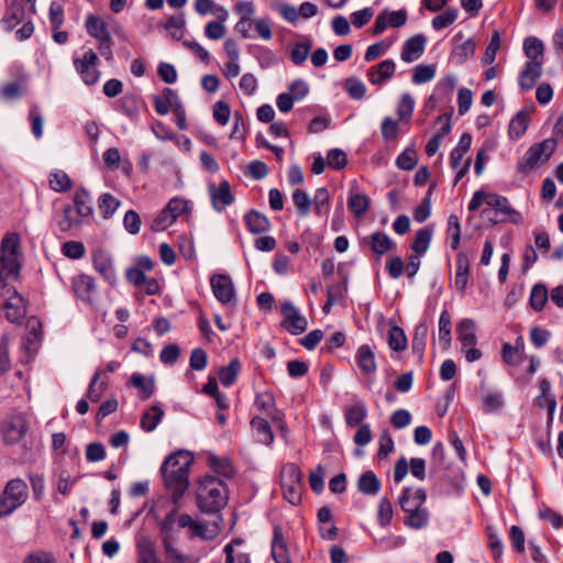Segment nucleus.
Returning a JSON list of instances; mask_svg holds the SVG:
<instances>
[{"instance_id":"nucleus-1","label":"nucleus","mask_w":563,"mask_h":563,"mask_svg":"<svg viewBox=\"0 0 563 563\" xmlns=\"http://www.w3.org/2000/svg\"><path fill=\"white\" fill-rule=\"evenodd\" d=\"M194 463L192 455L185 450L170 454L162 464L161 472L166 488L177 504L189 487V470Z\"/></svg>"},{"instance_id":"nucleus-2","label":"nucleus","mask_w":563,"mask_h":563,"mask_svg":"<svg viewBox=\"0 0 563 563\" xmlns=\"http://www.w3.org/2000/svg\"><path fill=\"white\" fill-rule=\"evenodd\" d=\"M229 490L225 483L212 475H206L198 482L197 505L207 514L220 511L228 501Z\"/></svg>"},{"instance_id":"nucleus-3","label":"nucleus","mask_w":563,"mask_h":563,"mask_svg":"<svg viewBox=\"0 0 563 563\" xmlns=\"http://www.w3.org/2000/svg\"><path fill=\"white\" fill-rule=\"evenodd\" d=\"M482 205H486L496 212L507 216L508 220L514 224L518 225L522 222L521 214L510 206L509 200L504 196L495 192L476 190L468 203V210L472 212L476 211Z\"/></svg>"},{"instance_id":"nucleus-4","label":"nucleus","mask_w":563,"mask_h":563,"mask_svg":"<svg viewBox=\"0 0 563 563\" xmlns=\"http://www.w3.org/2000/svg\"><path fill=\"white\" fill-rule=\"evenodd\" d=\"M555 148L556 141L554 139H547L533 144L523 155L518 170L526 174L538 168L551 157Z\"/></svg>"},{"instance_id":"nucleus-5","label":"nucleus","mask_w":563,"mask_h":563,"mask_svg":"<svg viewBox=\"0 0 563 563\" xmlns=\"http://www.w3.org/2000/svg\"><path fill=\"white\" fill-rule=\"evenodd\" d=\"M27 498V485L20 478L11 479L0 497V518L12 514Z\"/></svg>"},{"instance_id":"nucleus-6","label":"nucleus","mask_w":563,"mask_h":563,"mask_svg":"<svg viewBox=\"0 0 563 563\" xmlns=\"http://www.w3.org/2000/svg\"><path fill=\"white\" fill-rule=\"evenodd\" d=\"M408 21V11L406 9L390 10L383 9L375 18L372 26L373 35H380L387 29H400Z\"/></svg>"},{"instance_id":"nucleus-7","label":"nucleus","mask_w":563,"mask_h":563,"mask_svg":"<svg viewBox=\"0 0 563 563\" xmlns=\"http://www.w3.org/2000/svg\"><path fill=\"white\" fill-rule=\"evenodd\" d=\"M97 62L98 55L91 48L85 52L82 57L74 59L75 69L87 86H92L100 79V71L96 66Z\"/></svg>"},{"instance_id":"nucleus-8","label":"nucleus","mask_w":563,"mask_h":563,"mask_svg":"<svg viewBox=\"0 0 563 563\" xmlns=\"http://www.w3.org/2000/svg\"><path fill=\"white\" fill-rule=\"evenodd\" d=\"M71 289L77 298L87 305L95 301L97 287L95 279L87 274H78L71 278Z\"/></svg>"},{"instance_id":"nucleus-9","label":"nucleus","mask_w":563,"mask_h":563,"mask_svg":"<svg viewBox=\"0 0 563 563\" xmlns=\"http://www.w3.org/2000/svg\"><path fill=\"white\" fill-rule=\"evenodd\" d=\"M308 328L307 318L290 302H284V329L292 335L303 333Z\"/></svg>"},{"instance_id":"nucleus-10","label":"nucleus","mask_w":563,"mask_h":563,"mask_svg":"<svg viewBox=\"0 0 563 563\" xmlns=\"http://www.w3.org/2000/svg\"><path fill=\"white\" fill-rule=\"evenodd\" d=\"M27 333L22 342V350L25 351V356L22 362L27 363L36 352L37 343L41 340V322L37 318L31 317L26 323Z\"/></svg>"},{"instance_id":"nucleus-11","label":"nucleus","mask_w":563,"mask_h":563,"mask_svg":"<svg viewBox=\"0 0 563 563\" xmlns=\"http://www.w3.org/2000/svg\"><path fill=\"white\" fill-rule=\"evenodd\" d=\"M211 288L214 297L223 305H231L234 301L235 292L232 280L225 275H214L211 280Z\"/></svg>"},{"instance_id":"nucleus-12","label":"nucleus","mask_w":563,"mask_h":563,"mask_svg":"<svg viewBox=\"0 0 563 563\" xmlns=\"http://www.w3.org/2000/svg\"><path fill=\"white\" fill-rule=\"evenodd\" d=\"M427 37L423 34H416L408 37L401 48L400 58L405 63H412L419 59L426 49Z\"/></svg>"},{"instance_id":"nucleus-13","label":"nucleus","mask_w":563,"mask_h":563,"mask_svg":"<svg viewBox=\"0 0 563 563\" xmlns=\"http://www.w3.org/2000/svg\"><path fill=\"white\" fill-rule=\"evenodd\" d=\"M543 60H528L518 78L519 87L522 90H530L542 75Z\"/></svg>"},{"instance_id":"nucleus-14","label":"nucleus","mask_w":563,"mask_h":563,"mask_svg":"<svg viewBox=\"0 0 563 563\" xmlns=\"http://www.w3.org/2000/svg\"><path fill=\"white\" fill-rule=\"evenodd\" d=\"M310 91L308 82L297 79L289 85L288 92H284V113L292 109L295 102L303 100Z\"/></svg>"},{"instance_id":"nucleus-15","label":"nucleus","mask_w":563,"mask_h":563,"mask_svg":"<svg viewBox=\"0 0 563 563\" xmlns=\"http://www.w3.org/2000/svg\"><path fill=\"white\" fill-rule=\"evenodd\" d=\"M209 191L213 208L219 212L234 201L230 184L227 180L221 181L218 187L210 186Z\"/></svg>"},{"instance_id":"nucleus-16","label":"nucleus","mask_w":563,"mask_h":563,"mask_svg":"<svg viewBox=\"0 0 563 563\" xmlns=\"http://www.w3.org/2000/svg\"><path fill=\"white\" fill-rule=\"evenodd\" d=\"M426 498L427 495L424 489L406 488L399 498V504L405 512H412L422 507Z\"/></svg>"},{"instance_id":"nucleus-17","label":"nucleus","mask_w":563,"mask_h":563,"mask_svg":"<svg viewBox=\"0 0 563 563\" xmlns=\"http://www.w3.org/2000/svg\"><path fill=\"white\" fill-rule=\"evenodd\" d=\"M177 509L169 511L159 523L163 544L176 543L178 540V526L176 522Z\"/></svg>"},{"instance_id":"nucleus-18","label":"nucleus","mask_w":563,"mask_h":563,"mask_svg":"<svg viewBox=\"0 0 563 563\" xmlns=\"http://www.w3.org/2000/svg\"><path fill=\"white\" fill-rule=\"evenodd\" d=\"M395 69V62L393 59H385L367 70V78L373 85H382L394 75Z\"/></svg>"},{"instance_id":"nucleus-19","label":"nucleus","mask_w":563,"mask_h":563,"mask_svg":"<svg viewBox=\"0 0 563 563\" xmlns=\"http://www.w3.org/2000/svg\"><path fill=\"white\" fill-rule=\"evenodd\" d=\"M5 317L10 322H19L26 313L25 303L19 294H14L5 300Z\"/></svg>"},{"instance_id":"nucleus-20","label":"nucleus","mask_w":563,"mask_h":563,"mask_svg":"<svg viewBox=\"0 0 563 563\" xmlns=\"http://www.w3.org/2000/svg\"><path fill=\"white\" fill-rule=\"evenodd\" d=\"M456 334L462 347L477 343L475 322L472 319H462L456 327Z\"/></svg>"},{"instance_id":"nucleus-21","label":"nucleus","mask_w":563,"mask_h":563,"mask_svg":"<svg viewBox=\"0 0 563 563\" xmlns=\"http://www.w3.org/2000/svg\"><path fill=\"white\" fill-rule=\"evenodd\" d=\"M371 199L367 195L352 188L349 192V209L356 218H362L368 210Z\"/></svg>"},{"instance_id":"nucleus-22","label":"nucleus","mask_w":563,"mask_h":563,"mask_svg":"<svg viewBox=\"0 0 563 563\" xmlns=\"http://www.w3.org/2000/svg\"><path fill=\"white\" fill-rule=\"evenodd\" d=\"M470 258L467 254L461 252L456 256L455 287L460 292H464L468 283Z\"/></svg>"},{"instance_id":"nucleus-23","label":"nucleus","mask_w":563,"mask_h":563,"mask_svg":"<svg viewBox=\"0 0 563 563\" xmlns=\"http://www.w3.org/2000/svg\"><path fill=\"white\" fill-rule=\"evenodd\" d=\"M25 423L22 417H14L3 427V439L7 443H16L25 433Z\"/></svg>"},{"instance_id":"nucleus-24","label":"nucleus","mask_w":563,"mask_h":563,"mask_svg":"<svg viewBox=\"0 0 563 563\" xmlns=\"http://www.w3.org/2000/svg\"><path fill=\"white\" fill-rule=\"evenodd\" d=\"M176 522L178 528H189L192 531V534L200 537L201 539H213L218 532L219 527H214L210 533L201 532V522L195 521L189 515L184 514L180 515L178 518L176 517Z\"/></svg>"},{"instance_id":"nucleus-25","label":"nucleus","mask_w":563,"mask_h":563,"mask_svg":"<svg viewBox=\"0 0 563 563\" xmlns=\"http://www.w3.org/2000/svg\"><path fill=\"white\" fill-rule=\"evenodd\" d=\"M356 362L363 373L373 374L376 372L375 354L369 345L363 344L357 349Z\"/></svg>"},{"instance_id":"nucleus-26","label":"nucleus","mask_w":563,"mask_h":563,"mask_svg":"<svg viewBox=\"0 0 563 563\" xmlns=\"http://www.w3.org/2000/svg\"><path fill=\"white\" fill-rule=\"evenodd\" d=\"M251 429L253 437L260 443L271 444L273 442L274 435L271 426L265 419L261 417H254L251 420Z\"/></svg>"},{"instance_id":"nucleus-27","label":"nucleus","mask_w":563,"mask_h":563,"mask_svg":"<svg viewBox=\"0 0 563 563\" xmlns=\"http://www.w3.org/2000/svg\"><path fill=\"white\" fill-rule=\"evenodd\" d=\"M247 229L253 234H261L269 230L271 223L266 216L257 211H249L244 216Z\"/></svg>"},{"instance_id":"nucleus-28","label":"nucleus","mask_w":563,"mask_h":563,"mask_svg":"<svg viewBox=\"0 0 563 563\" xmlns=\"http://www.w3.org/2000/svg\"><path fill=\"white\" fill-rule=\"evenodd\" d=\"M504 396L500 391L487 390L482 395V411L486 415L496 413L504 407Z\"/></svg>"},{"instance_id":"nucleus-29","label":"nucleus","mask_w":563,"mask_h":563,"mask_svg":"<svg viewBox=\"0 0 563 563\" xmlns=\"http://www.w3.org/2000/svg\"><path fill=\"white\" fill-rule=\"evenodd\" d=\"M366 240L371 250L377 255H384L395 247V243L384 232H374Z\"/></svg>"},{"instance_id":"nucleus-30","label":"nucleus","mask_w":563,"mask_h":563,"mask_svg":"<svg viewBox=\"0 0 563 563\" xmlns=\"http://www.w3.org/2000/svg\"><path fill=\"white\" fill-rule=\"evenodd\" d=\"M93 266L109 283L115 282L113 262L104 252L93 255Z\"/></svg>"},{"instance_id":"nucleus-31","label":"nucleus","mask_w":563,"mask_h":563,"mask_svg":"<svg viewBox=\"0 0 563 563\" xmlns=\"http://www.w3.org/2000/svg\"><path fill=\"white\" fill-rule=\"evenodd\" d=\"M256 408L273 420H278V410L276 408L275 397L271 391H262L255 398Z\"/></svg>"},{"instance_id":"nucleus-32","label":"nucleus","mask_w":563,"mask_h":563,"mask_svg":"<svg viewBox=\"0 0 563 563\" xmlns=\"http://www.w3.org/2000/svg\"><path fill=\"white\" fill-rule=\"evenodd\" d=\"M346 424L350 427L361 426L362 421L367 417V408L363 400H356L344 411Z\"/></svg>"},{"instance_id":"nucleus-33","label":"nucleus","mask_w":563,"mask_h":563,"mask_svg":"<svg viewBox=\"0 0 563 563\" xmlns=\"http://www.w3.org/2000/svg\"><path fill=\"white\" fill-rule=\"evenodd\" d=\"M108 386V378L101 369H97L87 390V397L90 401L97 402Z\"/></svg>"},{"instance_id":"nucleus-34","label":"nucleus","mask_w":563,"mask_h":563,"mask_svg":"<svg viewBox=\"0 0 563 563\" xmlns=\"http://www.w3.org/2000/svg\"><path fill=\"white\" fill-rule=\"evenodd\" d=\"M23 16V5L18 2H13L8 7L1 20V24L5 31H11L22 21Z\"/></svg>"},{"instance_id":"nucleus-35","label":"nucleus","mask_w":563,"mask_h":563,"mask_svg":"<svg viewBox=\"0 0 563 563\" xmlns=\"http://www.w3.org/2000/svg\"><path fill=\"white\" fill-rule=\"evenodd\" d=\"M177 93L170 88H165L161 96L153 97L155 111L161 115L167 114L170 108L175 107Z\"/></svg>"},{"instance_id":"nucleus-36","label":"nucleus","mask_w":563,"mask_h":563,"mask_svg":"<svg viewBox=\"0 0 563 563\" xmlns=\"http://www.w3.org/2000/svg\"><path fill=\"white\" fill-rule=\"evenodd\" d=\"M529 115L525 111H519L509 122L508 134L511 140H519L526 133L529 126Z\"/></svg>"},{"instance_id":"nucleus-37","label":"nucleus","mask_w":563,"mask_h":563,"mask_svg":"<svg viewBox=\"0 0 563 563\" xmlns=\"http://www.w3.org/2000/svg\"><path fill=\"white\" fill-rule=\"evenodd\" d=\"M86 30L88 34L96 40H101L111 36L104 20L97 15H88L86 19Z\"/></svg>"},{"instance_id":"nucleus-38","label":"nucleus","mask_w":563,"mask_h":563,"mask_svg":"<svg viewBox=\"0 0 563 563\" xmlns=\"http://www.w3.org/2000/svg\"><path fill=\"white\" fill-rule=\"evenodd\" d=\"M451 317L448 310H443L439 318V343L443 350H449L452 342Z\"/></svg>"},{"instance_id":"nucleus-39","label":"nucleus","mask_w":563,"mask_h":563,"mask_svg":"<svg viewBox=\"0 0 563 563\" xmlns=\"http://www.w3.org/2000/svg\"><path fill=\"white\" fill-rule=\"evenodd\" d=\"M163 417L164 410L159 405H154L143 413L141 418V428L146 432H152L156 429Z\"/></svg>"},{"instance_id":"nucleus-40","label":"nucleus","mask_w":563,"mask_h":563,"mask_svg":"<svg viewBox=\"0 0 563 563\" xmlns=\"http://www.w3.org/2000/svg\"><path fill=\"white\" fill-rule=\"evenodd\" d=\"M464 156L465 154H462L455 150H452L450 154V165L455 172V184H457L470 170L471 158H466L463 162Z\"/></svg>"},{"instance_id":"nucleus-41","label":"nucleus","mask_w":563,"mask_h":563,"mask_svg":"<svg viewBox=\"0 0 563 563\" xmlns=\"http://www.w3.org/2000/svg\"><path fill=\"white\" fill-rule=\"evenodd\" d=\"M48 185L56 192H66L73 187V181L66 172L56 169L49 174Z\"/></svg>"},{"instance_id":"nucleus-42","label":"nucleus","mask_w":563,"mask_h":563,"mask_svg":"<svg viewBox=\"0 0 563 563\" xmlns=\"http://www.w3.org/2000/svg\"><path fill=\"white\" fill-rule=\"evenodd\" d=\"M291 200L296 208L298 216L307 217L312 207V199L305 190L297 188L291 194Z\"/></svg>"},{"instance_id":"nucleus-43","label":"nucleus","mask_w":563,"mask_h":563,"mask_svg":"<svg viewBox=\"0 0 563 563\" xmlns=\"http://www.w3.org/2000/svg\"><path fill=\"white\" fill-rule=\"evenodd\" d=\"M139 563H158L153 542L145 537L137 540Z\"/></svg>"},{"instance_id":"nucleus-44","label":"nucleus","mask_w":563,"mask_h":563,"mask_svg":"<svg viewBox=\"0 0 563 563\" xmlns=\"http://www.w3.org/2000/svg\"><path fill=\"white\" fill-rule=\"evenodd\" d=\"M118 109L129 119H136L139 115V98L134 93H125L119 99Z\"/></svg>"},{"instance_id":"nucleus-45","label":"nucleus","mask_w":563,"mask_h":563,"mask_svg":"<svg viewBox=\"0 0 563 563\" xmlns=\"http://www.w3.org/2000/svg\"><path fill=\"white\" fill-rule=\"evenodd\" d=\"M312 206L316 214L328 217L330 211V194L325 187H320L314 191Z\"/></svg>"},{"instance_id":"nucleus-46","label":"nucleus","mask_w":563,"mask_h":563,"mask_svg":"<svg viewBox=\"0 0 563 563\" xmlns=\"http://www.w3.org/2000/svg\"><path fill=\"white\" fill-rule=\"evenodd\" d=\"M71 206H66L56 217V224L62 232H67L79 224V219L75 214Z\"/></svg>"},{"instance_id":"nucleus-47","label":"nucleus","mask_w":563,"mask_h":563,"mask_svg":"<svg viewBox=\"0 0 563 563\" xmlns=\"http://www.w3.org/2000/svg\"><path fill=\"white\" fill-rule=\"evenodd\" d=\"M75 212L79 217H88L92 213L91 198L87 190L78 189L74 196Z\"/></svg>"},{"instance_id":"nucleus-48","label":"nucleus","mask_w":563,"mask_h":563,"mask_svg":"<svg viewBox=\"0 0 563 563\" xmlns=\"http://www.w3.org/2000/svg\"><path fill=\"white\" fill-rule=\"evenodd\" d=\"M166 563H197V559L192 555L181 553L176 543L163 544Z\"/></svg>"},{"instance_id":"nucleus-49","label":"nucleus","mask_w":563,"mask_h":563,"mask_svg":"<svg viewBox=\"0 0 563 563\" xmlns=\"http://www.w3.org/2000/svg\"><path fill=\"white\" fill-rule=\"evenodd\" d=\"M523 51L529 60H543L544 46L538 37H527L523 42Z\"/></svg>"},{"instance_id":"nucleus-50","label":"nucleus","mask_w":563,"mask_h":563,"mask_svg":"<svg viewBox=\"0 0 563 563\" xmlns=\"http://www.w3.org/2000/svg\"><path fill=\"white\" fill-rule=\"evenodd\" d=\"M19 273L18 257L0 255V282L15 278Z\"/></svg>"},{"instance_id":"nucleus-51","label":"nucleus","mask_w":563,"mask_h":563,"mask_svg":"<svg viewBox=\"0 0 563 563\" xmlns=\"http://www.w3.org/2000/svg\"><path fill=\"white\" fill-rule=\"evenodd\" d=\"M387 342L389 347L396 352H402L407 349V336L405 331L397 325H393L389 329Z\"/></svg>"},{"instance_id":"nucleus-52","label":"nucleus","mask_w":563,"mask_h":563,"mask_svg":"<svg viewBox=\"0 0 563 563\" xmlns=\"http://www.w3.org/2000/svg\"><path fill=\"white\" fill-rule=\"evenodd\" d=\"M120 205V200L109 192L102 194L98 199V207L104 219L111 218Z\"/></svg>"},{"instance_id":"nucleus-53","label":"nucleus","mask_w":563,"mask_h":563,"mask_svg":"<svg viewBox=\"0 0 563 563\" xmlns=\"http://www.w3.org/2000/svg\"><path fill=\"white\" fill-rule=\"evenodd\" d=\"M131 384L140 389L141 399L145 400L154 394V379H146L142 374L134 373L131 376Z\"/></svg>"},{"instance_id":"nucleus-54","label":"nucleus","mask_w":563,"mask_h":563,"mask_svg":"<svg viewBox=\"0 0 563 563\" xmlns=\"http://www.w3.org/2000/svg\"><path fill=\"white\" fill-rule=\"evenodd\" d=\"M380 488V483L377 476L372 472L367 471L358 478V489L366 495H375Z\"/></svg>"},{"instance_id":"nucleus-55","label":"nucleus","mask_w":563,"mask_h":563,"mask_svg":"<svg viewBox=\"0 0 563 563\" xmlns=\"http://www.w3.org/2000/svg\"><path fill=\"white\" fill-rule=\"evenodd\" d=\"M405 525L419 530L428 526L429 522V512L426 508H418L412 512H406Z\"/></svg>"},{"instance_id":"nucleus-56","label":"nucleus","mask_w":563,"mask_h":563,"mask_svg":"<svg viewBox=\"0 0 563 563\" xmlns=\"http://www.w3.org/2000/svg\"><path fill=\"white\" fill-rule=\"evenodd\" d=\"M431 236L432 230L427 227L417 231L415 240L411 245V249L415 251L416 254L423 255L428 251Z\"/></svg>"},{"instance_id":"nucleus-57","label":"nucleus","mask_w":563,"mask_h":563,"mask_svg":"<svg viewBox=\"0 0 563 563\" xmlns=\"http://www.w3.org/2000/svg\"><path fill=\"white\" fill-rule=\"evenodd\" d=\"M457 16H459V10L456 8H453V7L448 8L445 11L435 15L432 19V22H431L432 27L435 31L448 27L456 21Z\"/></svg>"},{"instance_id":"nucleus-58","label":"nucleus","mask_w":563,"mask_h":563,"mask_svg":"<svg viewBox=\"0 0 563 563\" xmlns=\"http://www.w3.org/2000/svg\"><path fill=\"white\" fill-rule=\"evenodd\" d=\"M437 73L434 65L419 64L412 70V82L416 85H422L431 81Z\"/></svg>"},{"instance_id":"nucleus-59","label":"nucleus","mask_w":563,"mask_h":563,"mask_svg":"<svg viewBox=\"0 0 563 563\" xmlns=\"http://www.w3.org/2000/svg\"><path fill=\"white\" fill-rule=\"evenodd\" d=\"M548 299H549V294H548V289L544 285L538 284L532 287L531 292H530L529 302H530V306L536 311H541L544 308Z\"/></svg>"},{"instance_id":"nucleus-60","label":"nucleus","mask_w":563,"mask_h":563,"mask_svg":"<svg viewBox=\"0 0 563 563\" xmlns=\"http://www.w3.org/2000/svg\"><path fill=\"white\" fill-rule=\"evenodd\" d=\"M476 44L473 38H467L462 44L456 45L452 51V56L457 59L460 64L475 54Z\"/></svg>"},{"instance_id":"nucleus-61","label":"nucleus","mask_w":563,"mask_h":563,"mask_svg":"<svg viewBox=\"0 0 563 563\" xmlns=\"http://www.w3.org/2000/svg\"><path fill=\"white\" fill-rule=\"evenodd\" d=\"M241 368V364L238 360H232L228 366L221 367L219 371V379L224 386L232 385L238 376Z\"/></svg>"},{"instance_id":"nucleus-62","label":"nucleus","mask_w":563,"mask_h":563,"mask_svg":"<svg viewBox=\"0 0 563 563\" xmlns=\"http://www.w3.org/2000/svg\"><path fill=\"white\" fill-rule=\"evenodd\" d=\"M500 48V35L498 31H494L490 41L486 47L484 56L482 57L483 64L490 65L494 63L497 52Z\"/></svg>"},{"instance_id":"nucleus-63","label":"nucleus","mask_w":563,"mask_h":563,"mask_svg":"<svg viewBox=\"0 0 563 563\" xmlns=\"http://www.w3.org/2000/svg\"><path fill=\"white\" fill-rule=\"evenodd\" d=\"M19 242H20V239L16 233L8 234L2 240L0 255H4L8 257H18Z\"/></svg>"},{"instance_id":"nucleus-64","label":"nucleus","mask_w":563,"mask_h":563,"mask_svg":"<svg viewBox=\"0 0 563 563\" xmlns=\"http://www.w3.org/2000/svg\"><path fill=\"white\" fill-rule=\"evenodd\" d=\"M310 49H311L310 41L297 43L290 52L291 62L295 65H301L307 59Z\"/></svg>"}]
</instances>
